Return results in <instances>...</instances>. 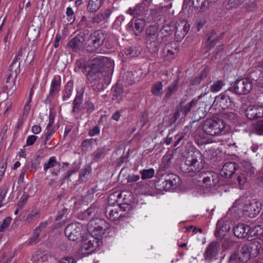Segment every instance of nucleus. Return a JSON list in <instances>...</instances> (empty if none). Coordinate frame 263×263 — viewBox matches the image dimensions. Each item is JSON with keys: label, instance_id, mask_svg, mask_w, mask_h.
Here are the masks:
<instances>
[{"label": "nucleus", "instance_id": "28", "mask_svg": "<svg viewBox=\"0 0 263 263\" xmlns=\"http://www.w3.org/2000/svg\"><path fill=\"white\" fill-rule=\"evenodd\" d=\"M208 88H206L204 93L200 94L197 98H195L190 102L187 103L184 106L181 107V111H182L184 115H186L191 110V109L196 106L197 101L201 99L203 96H205L209 92Z\"/></svg>", "mask_w": 263, "mask_h": 263}, {"label": "nucleus", "instance_id": "47", "mask_svg": "<svg viewBox=\"0 0 263 263\" xmlns=\"http://www.w3.org/2000/svg\"><path fill=\"white\" fill-rule=\"evenodd\" d=\"M105 148L104 147H99L92 154L93 160H95L96 161H99L103 156L104 152H105Z\"/></svg>", "mask_w": 263, "mask_h": 263}, {"label": "nucleus", "instance_id": "13", "mask_svg": "<svg viewBox=\"0 0 263 263\" xmlns=\"http://www.w3.org/2000/svg\"><path fill=\"white\" fill-rule=\"evenodd\" d=\"M262 209L261 203L255 200H253L249 203L243 206V213L250 218H254L260 213Z\"/></svg>", "mask_w": 263, "mask_h": 263}, {"label": "nucleus", "instance_id": "45", "mask_svg": "<svg viewBox=\"0 0 263 263\" xmlns=\"http://www.w3.org/2000/svg\"><path fill=\"white\" fill-rule=\"evenodd\" d=\"M224 83L223 81L221 80H218L216 82H214L210 86V90L213 92H216L221 90L223 86L224 85Z\"/></svg>", "mask_w": 263, "mask_h": 263}, {"label": "nucleus", "instance_id": "33", "mask_svg": "<svg viewBox=\"0 0 263 263\" xmlns=\"http://www.w3.org/2000/svg\"><path fill=\"white\" fill-rule=\"evenodd\" d=\"M105 0H89L87 9L89 12H96L102 6Z\"/></svg>", "mask_w": 263, "mask_h": 263}, {"label": "nucleus", "instance_id": "44", "mask_svg": "<svg viewBox=\"0 0 263 263\" xmlns=\"http://www.w3.org/2000/svg\"><path fill=\"white\" fill-rule=\"evenodd\" d=\"M178 84V80H174L167 87V92L166 94V97H169L174 92H175L177 89V86Z\"/></svg>", "mask_w": 263, "mask_h": 263}, {"label": "nucleus", "instance_id": "6", "mask_svg": "<svg viewBox=\"0 0 263 263\" xmlns=\"http://www.w3.org/2000/svg\"><path fill=\"white\" fill-rule=\"evenodd\" d=\"M213 105L219 109H233L236 107V103L226 93L223 92L216 96L213 102Z\"/></svg>", "mask_w": 263, "mask_h": 263}, {"label": "nucleus", "instance_id": "16", "mask_svg": "<svg viewBox=\"0 0 263 263\" xmlns=\"http://www.w3.org/2000/svg\"><path fill=\"white\" fill-rule=\"evenodd\" d=\"M158 24L151 25L145 29V38L147 42L156 43L159 42L158 38Z\"/></svg>", "mask_w": 263, "mask_h": 263}, {"label": "nucleus", "instance_id": "52", "mask_svg": "<svg viewBox=\"0 0 263 263\" xmlns=\"http://www.w3.org/2000/svg\"><path fill=\"white\" fill-rule=\"evenodd\" d=\"M99 211V209L96 208V207H89L88 208L84 213V215L85 217H87L90 216L93 214L97 213Z\"/></svg>", "mask_w": 263, "mask_h": 263}, {"label": "nucleus", "instance_id": "18", "mask_svg": "<svg viewBox=\"0 0 263 263\" xmlns=\"http://www.w3.org/2000/svg\"><path fill=\"white\" fill-rule=\"evenodd\" d=\"M231 229L230 222L224 219L219 220L217 223L216 229L215 232V236L217 238H223L226 236V233Z\"/></svg>", "mask_w": 263, "mask_h": 263}, {"label": "nucleus", "instance_id": "64", "mask_svg": "<svg viewBox=\"0 0 263 263\" xmlns=\"http://www.w3.org/2000/svg\"><path fill=\"white\" fill-rule=\"evenodd\" d=\"M225 118L230 120H234L237 119V115L233 112H227L224 114Z\"/></svg>", "mask_w": 263, "mask_h": 263}, {"label": "nucleus", "instance_id": "54", "mask_svg": "<svg viewBox=\"0 0 263 263\" xmlns=\"http://www.w3.org/2000/svg\"><path fill=\"white\" fill-rule=\"evenodd\" d=\"M40 233L39 232H36L35 230L33 231V236L29 239L28 243L29 245H32L33 243H36L39 242V237L40 236Z\"/></svg>", "mask_w": 263, "mask_h": 263}, {"label": "nucleus", "instance_id": "61", "mask_svg": "<svg viewBox=\"0 0 263 263\" xmlns=\"http://www.w3.org/2000/svg\"><path fill=\"white\" fill-rule=\"evenodd\" d=\"M172 158V156L171 155H168L165 156L163 158V168L164 170L167 169L170 165V161Z\"/></svg>", "mask_w": 263, "mask_h": 263}, {"label": "nucleus", "instance_id": "10", "mask_svg": "<svg viewBox=\"0 0 263 263\" xmlns=\"http://www.w3.org/2000/svg\"><path fill=\"white\" fill-rule=\"evenodd\" d=\"M253 84L249 79H242L236 81L233 86V91L237 95H246L252 90Z\"/></svg>", "mask_w": 263, "mask_h": 263}, {"label": "nucleus", "instance_id": "21", "mask_svg": "<svg viewBox=\"0 0 263 263\" xmlns=\"http://www.w3.org/2000/svg\"><path fill=\"white\" fill-rule=\"evenodd\" d=\"M251 255L249 249L246 244L243 245L241 248L240 253L237 257L236 254H232L229 258V263H233L237 258L242 262H246L250 258Z\"/></svg>", "mask_w": 263, "mask_h": 263}, {"label": "nucleus", "instance_id": "38", "mask_svg": "<svg viewBox=\"0 0 263 263\" xmlns=\"http://www.w3.org/2000/svg\"><path fill=\"white\" fill-rule=\"evenodd\" d=\"M118 199L122 198V202L124 204H127V207H130L128 205L129 202L132 198V193L130 192L124 191L119 193L118 196Z\"/></svg>", "mask_w": 263, "mask_h": 263}, {"label": "nucleus", "instance_id": "8", "mask_svg": "<svg viewBox=\"0 0 263 263\" xmlns=\"http://www.w3.org/2000/svg\"><path fill=\"white\" fill-rule=\"evenodd\" d=\"M105 213L107 218L112 221H123L131 216L130 213H125L119 208H114L110 206L106 208Z\"/></svg>", "mask_w": 263, "mask_h": 263}, {"label": "nucleus", "instance_id": "2", "mask_svg": "<svg viewBox=\"0 0 263 263\" xmlns=\"http://www.w3.org/2000/svg\"><path fill=\"white\" fill-rule=\"evenodd\" d=\"M202 156L199 151L189 152L185 161L181 164L180 168L184 173H196L200 171L203 165L199 160Z\"/></svg>", "mask_w": 263, "mask_h": 263}, {"label": "nucleus", "instance_id": "55", "mask_svg": "<svg viewBox=\"0 0 263 263\" xmlns=\"http://www.w3.org/2000/svg\"><path fill=\"white\" fill-rule=\"evenodd\" d=\"M162 33H166V35L171 34L172 33V27L171 24L163 25L161 29Z\"/></svg>", "mask_w": 263, "mask_h": 263}, {"label": "nucleus", "instance_id": "37", "mask_svg": "<svg viewBox=\"0 0 263 263\" xmlns=\"http://www.w3.org/2000/svg\"><path fill=\"white\" fill-rule=\"evenodd\" d=\"M145 25V22L143 19H136L135 21L133 27L136 35H138L143 30Z\"/></svg>", "mask_w": 263, "mask_h": 263}, {"label": "nucleus", "instance_id": "50", "mask_svg": "<svg viewBox=\"0 0 263 263\" xmlns=\"http://www.w3.org/2000/svg\"><path fill=\"white\" fill-rule=\"evenodd\" d=\"M263 229L260 226H256L254 228L250 231V235L251 237L257 236L259 234H262Z\"/></svg>", "mask_w": 263, "mask_h": 263}, {"label": "nucleus", "instance_id": "1", "mask_svg": "<svg viewBox=\"0 0 263 263\" xmlns=\"http://www.w3.org/2000/svg\"><path fill=\"white\" fill-rule=\"evenodd\" d=\"M91 67L88 69L87 75V79L94 85H103L104 82L103 70L109 71L114 68V61L110 58L99 56L92 60L88 63Z\"/></svg>", "mask_w": 263, "mask_h": 263}, {"label": "nucleus", "instance_id": "36", "mask_svg": "<svg viewBox=\"0 0 263 263\" xmlns=\"http://www.w3.org/2000/svg\"><path fill=\"white\" fill-rule=\"evenodd\" d=\"M169 48V46H166L163 49L164 58L166 60L171 61L175 58L177 51L176 48H171V49Z\"/></svg>", "mask_w": 263, "mask_h": 263}, {"label": "nucleus", "instance_id": "12", "mask_svg": "<svg viewBox=\"0 0 263 263\" xmlns=\"http://www.w3.org/2000/svg\"><path fill=\"white\" fill-rule=\"evenodd\" d=\"M18 67V65L15 61L12 62L9 67V70L11 71V73L7 78L6 84L4 86L7 93H8L10 90H13L15 89V79L17 76L16 70Z\"/></svg>", "mask_w": 263, "mask_h": 263}, {"label": "nucleus", "instance_id": "59", "mask_svg": "<svg viewBox=\"0 0 263 263\" xmlns=\"http://www.w3.org/2000/svg\"><path fill=\"white\" fill-rule=\"evenodd\" d=\"M7 193L6 190L4 187L0 188V208L3 206L5 204L3 203V200L5 198Z\"/></svg>", "mask_w": 263, "mask_h": 263}, {"label": "nucleus", "instance_id": "43", "mask_svg": "<svg viewBox=\"0 0 263 263\" xmlns=\"http://www.w3.org/2000/svg\"><path fill=\"white\" fill-rule=\"evenodd\" d=\"M241 170L246 172L247 175L252 176L254 174V169L249 162L245 161L241 165Z\"/></svg>", "mask_w": 263, "mask_h": 263}, {"label": "nucleus", "instance_id": "34", "mask_svg": "<svg viewBox=\"0 0 263 263\" xmlns=\"http://www.w3.org/2000/svg\"><path fill=\"white\" fill-rule=\"evenodd\" d=\"M40 216V211L38 209H35L31 211L27 215L25 220V224H29L33 223Z\"/></svg>", "mask_w": 263, "mask_h": 263}, {"label": "nucleus", "instance_id": "57", "mask_svg": "<svg viewBox=\"0 0 263 263\" xmlns=\"http://www.w3.org/2000/svg\"><path fill=\"white\" fill-rule=\"evenodd\" d=\"M83 107L87 109L88 113H91L95 110L93 104L90 101H86L83 105Z\"/></svg>", "mask_w": 263, "mask_h": 263}, {"label": "nucleus", "instance_id": "62", "mask_svg": "<svg viewBox=\"0 0 263 263\" xmlns=\"http://www.w3.org/2000/svg\"><path fill=\"white\" fill-rule=\"evenodd\" d=\"M59 263H76V261L72 257L67 256L61 258Z\"/></svg>", "mask_w": 263, "mask_h": 263}, {"label": "nucleus", "instance_id": "4", "mask_svg": "<svg viewBox=\"0 0 263 263\" xmlns=\"http://www.w3.org/2000/svg\"><path fill=\"white\" fill-rule=\"evenodd\" d=\"M226 124L218 118L209 119L205 120L202 126L203 131L211 136H219L225 133Z\"/></svg>", "mask_w": 263, "mask_h": 263}, {"label": "nucleus", "instance_id": "5", "mask_svg": "<svg viewBox=\"0 0 263 263\" xmlns=\"http://www.w3.org/2000/svg\"><path fill=\"white\" fill-rule=\"evenodd\" d=\"M180 181L179 176L174 174H168L165 176L164 181L159 180L155 184V187L160 191H173L179 185Z\"/></svg>", "mask_w": 263, "mask_h": 263}, {"label": "nucleus", "instance_id": "51", "mask_svg": "<svg viewBox=\"0 0 263 263\" xmlns=\"http://www.w3.org/2000/svg\"><path fill=\"white\" fill-rule=\"evenodd\" d=\"M11 218L10 217H6L3 221L2 224L0 226V232H4L10 225Z\"/></svg>", "mask_w": 263, "mask_h": 263}, {"label": "nucleus", "instance_id": "24", "mask_svg": "<svg viewBox=\"0 0 263 263\" xmlns=\"http://www.w3.org/2000/svg\"><path fill=\"white\" fill-rule=\"evenodd\" d=\"M112 10V8H107L103 12L96 14L92 18V23L99 24L107 22L111 14Z\"/></svg>", "mask_w": 263, "mask_h": 263}, {"label": "nucleus", "instance_id": "41", "mask_svg": "<svg viewBox=\"0 0 263 263\" xmlns=\"http://www.w3.org/2000/svg\"><path fill=\"white\" fill-rule=\"evenodd\" d=\"M141 175V178L143 180L152 178L155 173V170L153 168L149 169H144L140 171Z\"/></svg>", "mask_w": 263, "mask_h": 263}, {"label": "nucleus", "instance_id": "15", "mask_svg": "<svg viewBox=\"0 0 263 263\" xmlns=\"http://www.w3.org/2000/svg\"><path fill=\"white\" fill-rule=\"evenodd\" d=\"M90 224H94L92 233L93 235L97 237L102 236L105 231L109 228V224L102 219H97L95 221H90Z\"/></svg>", "mask_w": 263, "mask_h": 263}, {"label": "nucleus", "instance_id": "31", "mask_svg": "<svg viewBox=\"0 0 263 263\" xmlns=\"http://www.w3.org/2000/svg\"><path fill=\"white\" fill-rule=\"evenodd\" d=\"M92 59L89 60L87 61H85L83 59H80L77 60L76 63L75 71L80 72L81 70L84 72L85 71L88 72L91 66L89 65L88 63L92 61Z\"/></svg>", "mask_w": 263, "mask_h": 263}, {"label": "nucleus", "instance_id": "39", "mask_svg": "<svg viewBox=\"0 0 263 263\" xmlns=\"http://www.w3.org/2000/svg\"><path fill=\"white\" fill-rule=\"evenodd\" d=\"M151 92L154 96H160L163 93V85L160 81L156 82L151 88Z\"/></svg>", "mask_w": 263, "mask_h": 263}, {"label": "nucleus", "instance_id": "42", "mask_svg": "<svg viewBox=\"0 0 263 263\" xmlns=\"http://www.w3.org/2000/svg\"><path fill=\"white\" fill-rule=\"evenodd\" d=\"M243 2V0H226V8L228 10L237 8L242 4Z\"/></svg>", "mask_w": 263, "mask_h": 263}, {"label": "nucleus", "instance_id": "19", "mask_svg": "<svg viewBox=\"0 0 263 263\" xmlns=\"http://www.w3.org/2000/svg\"><path fill=\"white\" fill-rule=\"evenodd\" d=\"M61 79L58 75L54 76L52 80L50 91L47 96L46 101L50 102L53 97L57 94L60 89Z\"/></svg>", "mask_w": 263, "mask_h": 263}, {"label": "nucleus", "instance_id": "7", "mask_svg": "<svg viewBox=\"0 0 263 263\" xmlns=\"http://www.w3.org/2000/svg\"><path fill=\"white\" fill-rule=\"evenodd\" d=\"M83 226L80 223H73L68 225L65 229V235L69 240L77 241L82 238Z\"/></svg>", "mask_w": 263, "mask_h": 263}, {"label": "nucleus", "instance_id": "46", "mask_svg": "<svg viewBox=\"0 0 263 263\" xmlns=\"http://www.w3.org/2000/svg\"><path fill=\"white\" fill-rule=\"evenodd\" d=\"M254 130L259 135H263V120L258 121L253 125Z\"/></svg>", "mask_w": 263, "mask_h": 263}, {"label": "nucleus", "instance_id": "14", "mask_svg": "<svg viewBox=\"0 0 263 263\" xmlns=\"http://www.w3.org/2000/svg\"><path fill=\"white\" fill-rule=\"evenodd\" d=\"M151 1L152 0H144L142 3L137 4L135 6L129 8L126 13L134 16L142 15L148 11Z\"/></svg>", "mask_w": 263, "mask_h": 263}, {"label": "nucleus", "instance_id": "11", "mask_svg": "<svg viewBox=\"0 0 263 263\" xmlns=\"http://www.w3.org/2000/svg\"><path fill=\"white\" fill-rule=\"evenodd\" d=\"M99 246V240L93 236L83 240L81 248L83 254L89 255L92 253Z\"/></svg>", "mask_w": 263, "mask_h": 263}, {"label": "nucleus", "instance_id": "27", "mask_svg": "<svg viewBox=\"0 0 263 263\" xmlns=\"http://www.w3.org/2000/svg\"><path fill=\"white\" fill-rule=\"evenodd\" d=\"M137 193L140 194L154 196L156 193L150 189L149 185L143 181L138 182L135 186Z\"/></svg>", "mask_w": 263, "mask_h": 263}, {"label": "nucleus", "instance_id": "53", "mask_svg": "<svg viewBox=\"0 0 263 263\" xmlns=\"http://www.w3.org/2000/svg\"><path fill=\"white\" fill-rule=\"evenodd\" d=\"M89 167H85L81 170L80 176L82 181L85 180L90 174Z\"/></svg>", "mask_w": 263, "mask_h": 263}, {"label": "nucleus", "instance_id": "26", "mask_svg": "<svg viewBox=\"0 0 263 263\" xmlns=\"http://www.w3.org/2000/svg\"><path fill=\"white\" fill-rule=\"evenodd\" d=\"M180 25L182 28L180 30L179 29L178 27H176V30L175 32V39L177 41H181L184 36L186 35L190 28V25L186 21H182L180 22Z\"/></svg>", "mask_w": 263, "mask_h": 263}, {"label": "nucleus", "instance_id": "17", "mask_svg": "<svg viewBox=\"0 0 263 263\" xmlns=\"http://www.w3.org/2000/svg\"><path fill=\"white\" fill-rule=\"evenodd\" d=\"M246 116L250 120L263 118V106L250 105L246 110Z\"/></svg>", "mask_w": 263, "mask_h": 263}, {"label": "nucleus", "instance_id": "40", "mask_svg": "<svg viewBox=\"0 0 263 263\" xmlns=\"http://www.w3.org/2000/svg\"><path fill=\"white\" fill-rule=\"evenodd\" d=\"M46 259V254L41 250L34 252L32 256L31 260L33 262L44 261Z\"/></svg>", "mask_w": 263, "mask_h": 263}, {"label": "nucleus", "instance_id": "22", "mask_svg": "<svg viewBox=\"0 0 263 263\" xmlns=\"http://www.w3.org/2000/svg\"><path fill=\"white\" fill-rule=\"evenodd\" d=\"M251 77L259 86L263 87V59L258 63L257 69L252 73Z\"/></svg>", "mask_w": 263, "mask_h": 263}, {"label": "nucleus", "instance_id": "49", "mask_svg": "<svg viewBox=\"0 0 263 263\" xmlns=\"http://www.w3.org/2000/svg\"><path fill=\"white\" fill-rule=\"evenodd\" d=\"M72 86H66L63 91V99L66 100L70 98L72 93Z\"/></svg>", "mask_w": 263, "mask_h": 263}, {"label": "nucleus", "instance_id": "63", "mask_svg": "<svg viewBox=\"0 0 263 263\" xmlns=\"http://www.w3.org/2000/svg\"><path fill=\"white\" fill-rule=\"evenodd\" d=\"M100 127L98 126H96L89 130L88 134L90 136L92 137L98 135L100 133Z\"/></svg>", "mask_w": 263, "mask_h": 263}, {"label": "nucleus", "instance_id": "25", "mask_svg": "<svg viewBox=\"0 0 263 263\" xmlns=\"http://www.w3.org/2000/svg\"><path fill=\"white\" fill-rule=\"evenodd\" d=\"M250 227L246 224L241 223L236 226L233 228V233L236 237L243 238L250 235Z\"/></svg>", "mask_w": 263, "mask_h": 263}, {"label": "nucleus", "instance_id": "58", "mask_svg": "<svg viewBox=\"0 0 263 263\" xmlns=\"http://www.w3.org/2000/svg\"><path fill=\"white\" fill-rule=\"evenodd\" d=\"M6 168L7 162L6 161H3L0 164V181L3 178V177L6 172Z\"/></svg>", "mask_w": 263, "mask_h": 263}, {"label": "nucleus", "instance_id": "20", "mask_svg": "<svg viewBox=\"0 0 263 263\" xmlns=\"http://www.w3.org/2000/svg\"><path fill=\"white\" fill-rule=\"evenodd\" d=\"M220 249V245L216 242L210 243L204 253L205 260L211 261L216 257Z\"/></svg>", "mask_w": 263, "mask_h": 263}, {"label": "nucleus", "instance_id": "30", "mask_svg": "<svg viewBox=\"0 0 263 263\" xmlns=\"http://www.w3.org/2000/svg\"><path fill=\"white\" fill-rule=\"evenodd\" d=\"M58 165V167L54 168L51 174L54 175H57L58 173L60 171V163L57 161L56 157L54 156L51 157L47 162L44 164V170L46 171L48 169L52 168Z\"/></svg>", "mask_w": 263, "mask_h": 263}, {"label": "nucleus", "instance_id": "32", "mask_svg": "<svg viewBox=\"0 0 263 263\" xmlns=\"http://www.w3.org/2000/svg\"><path fill=\"white\" fill-rule=\"evenodd\" d=\"M192 5L195 9L199 12H204L209 7L208 0H193Z\"/></svg>", "mask_w": 263, "mask_h": 263}, {"label": "nucleus", "instance_id": "9", "mask_svg": "<svg viewBox=\"0 0 263 263\" xmlns=\"http://www.w3.org/2000/svg\"><path fill=\"white\" fill-rule=\"evenodd\" d=\"M203 186L211 190L215 187L219 181V175L214 172H203L201 175Z\"/></svg>", "mask_w": 263, "mask_h": 263}, {"label": "nucleus", "instance_id": "48", "mask_svg": "<svg viewBox=\"0 0 263 263\" xmlns=\"http://www.w3.org/2000/svg\"><path fill=\"white\" fill-rule=\"evenodd\" d=\"M122 90L119 88H115L113 91L112 100L116 102H120L122 100Z\"/></svg>", "mask_w": 263, "mask_h": 263}, {"label": "nucleus", "instance_id": "23", "mask_svg": "<svg viewBox=\"0 0 263 263\" xmlns=\"http://www.w3.org/2000/svg\"><path fill=\"white\" fill-rule=\"evenodd\" d=\"M237 167L238 166L235 162H229L226 163L220 171V174L222 176L226 178H230L236 172Z\"/></svg>", "mask_w": 263, "mask_h": 263}, {"label": "nucleus", "instance_id": "29", "mask_svg": "<svg viewBox=\"0 0 263 263\" xmlns=\"http://www.w3.org/2000/svg\"><path fill=\"white\" fill-rule=\"evenodd\" d=\"M82 39L83 37L81 35H76L69 41L67 44V47L74 52L80 50L82 46Z\"/></svg>", "mask_w": 263, "mask_h": 263}, {"label": "nucleus", "instance_id": "3", "mask_svg": "<svg viewBox=\"0 0 263 263\" xmlns=\"http://www.w3.org/2000/svg\"><path fill=\"white\" fill-rule=\"evenodd\" d=\"M105 31L98 30L89 35L85 43L86 50L89 52H97L102 46L106 38Z\"/></svg>", "mask_w": 263, "mask_h": 263}, {"label": "nucleus", "instance_id": "35", "mask_svg": "<svg viewBox=\"0 0 263 263\" xmlns=\"http://www.w3.org/2000/svg\"><path fill=\"white\" fill-rule=\"evenodd\" d=\"M253 256H256L261 248V245L258 241H254L246 244Z\"/></svg>", "mask_w": 263, "mask_h": 263}, {"label": "nucleus", "instance_id": "60", "mask_svg": "<svg viewBox=\"0 0 263 263\" xmlns=\"http://www.w3.org/2000/svg\"><path fill=\"white\" fill-rule=\"evenodd\" d=\"M66 15L67 17H70V18H67L68 21L69 22H73L74 21V12L72 9L71 7H68L66 9Z\"/></svg>", "mask_w": 263, "mask_h": 263}, {"label": "nucleus", "instance_id": "56", "mask_svg": "<svg viewBox=\"0 0 263 263\" xmlns=\"http://www.w3.org/2000/svg\"><path fill=\"white\" fill-rule=\"evenodd\" d=\"M36 140L37 137L34 135H30L28 136L26 139V144L24 146L33 145L36 142Z\"/></svg>", "mask_w": 263, "mask_h": 263}]
</instances>
